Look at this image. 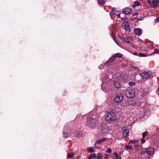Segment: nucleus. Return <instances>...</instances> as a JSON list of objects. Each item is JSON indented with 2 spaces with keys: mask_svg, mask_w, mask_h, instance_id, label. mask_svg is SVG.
<instances>
[{
  "mask_svg": "<svg viewBox=\"0 0 159 159\" xmlns=\"http://www.w3.org/2000/svg\"><path fill=\"white\" fill-rule=\"evenodd\" d=\"M67 159H68L67 158Z\"/></svg>",
  "mask_w": 159,
  "mask_h": 159,
  "instance_id": "864d4df0",
  "label": "nucleus"
},
{
  "mask_svg": "<svg viewBox=\"0 0 159 159\" xmlns=\"http://www.w3.org/2000/svg\"><path fill=\"white\" fill-rule=\"evenodd\" d=\"M85 116H87L86 115ZM86 124L89 128H93L95 126L97 119L96 116L93 113H90L87 116Z\"/></svg>",
  "mask_w": 159,
  "mask_h": 159,
  "instance_id": "f257e3e1",
  "label": "nucleus"
},
{
  "mask_svg": "<svg viewBox=\"0 0 159 159\" xmlns=\"http://www.w3.org/2000/svg\"><path fill=\"white\" fill-rule=\"evenodd\" d=\"M123 12L126 14L131 13L132 12V10L129 8H125L123 9Z\"/></svg>",
  "mask_w": 159,
  "mask_h": 159,
  "instance_id": "f8f14e48",
  "label": "nucleus"
},
{
  "mask_svg": "<svg viewBox=\"0 0 159 159\" xmlns=\"http://www.w3.org/2000/svg\"><path fill=\"white\" fill-rule=\"evenodd\" d=\"M84 134L82 132H79L77 133L76 136L78 137H81L84 136Z\"/></svg>",
  "mask_w": 159,
  "mask_h": 159,
  "instance_id": "b1692460",
  "label": "nucleus"
},
{
  "mask_svg": "<svg viewBox=\"0 0 159 159\" xmlns=\"http://www.w3.org/2000/svg\"><path fill=\"white\" fill-rule=\"evenodd\" d=\"M123 152H124L123 151H121L120 152V154H122L123 153Z\"/></svg>",
  "mask_w": 159,
  "mask_h": 159,
  "instance_id": "49530a36",
  "label": "nucleus"
},
{
  "mask_svg": "<svg viewBox=\"0 0 159 159\" xmlns=\"http://www.w3.org/2000/svg\"><path fill=\"white\" fill-rule=\"evenodd\" d=\"M112 9H113V11H114H114H115V9H114V8H113Z\"/></svg>",
  "mask_w": 159,
  "mask_h": 159,
  "instance_id": "8fccbe9b",
  "label": "nucleus"
},
{
  "mask_svg": "<svg viewBox=\"0 0 159 159\" xmlns=\"http://www.w3.org/2000/svg\"><path fill=\"white\" fill-rule=\"evenodd\" d=\"M115 14L114 12V11H113V9H112V10L111 11L110 13V14L111 16L113 15H114Z\"/></svg>",
  "mask_w": 159,
  "mask_h": 159,
  "instance_id": "c9c22d12",
  "label": "nucleus"
},
{
  "mask_svg": "<svg viewBox=\"0 0 159 159\" xmlns=\"http://www.w3.org/2000/svg\"><path fill=\"white\" fill-rule=\"evenodd\" d=\"M131 67L132 69V70L134 71V73H137L139 72V69L135 66H131Z\"/></svg>",
  "mask_w": 159,
  "mask_h": 159,
  "instance_id": "f3484780",
  "label": "nucleus"
},
{
  "mask_svg": "<svg viewBox=\"0 0 159 159\" xmlns=\"http://www.w3.org/2000/svg\"><path fill=\"white\" fill-rule=\"evenodd\" d=\"M154 151L153 148H148L146 150V151H144V152H146L148 155H150L153 154Z\"/></svg>",
  "mask_w": 159,
  "mask_h": 159,
  "instance_id": "6e6552de",
  "label": "nucleus"
},
{
  "mask_svg": "<svg viewBox=\"0 0 159 159\" xmlns=\"http://www.w3.org/2000/svg\"><path fill=\"white\" fill-rule=\"evenodd\" d=\"M93 158L92 155H90L89 157V159H91Z\"/></svg>",
  "mask_w": 159,
  "mask_h": 159,
  "instance_id": "c03bdc74",
  "label": "nucleus"
},
{
  "mask_svg": "<svg viewBox=\"0 0 159 159\" xmlns=\"http://www.w3.org/2000/svg\"><path fill=\"white\" fill-rule=\"evenodd\" d=\"M124 93V91L121 93H119L114 98V101L117 103H119L121 102L123 99V94Z\"/></svg>",
  "mask_w": 159,
  "mask_h": 159,
  "instance_id": "39448f33",
  "label": "nucleus"
},
{
  "mask_svg": "<svg viewBox=\"0 0 159 159\" xmlns=\"http://www.w3.org/2000/svg\"><path fill=\"white\" fill-rule=\"evenodd\" d=\"M92 155L93 158H95L96 157L97 155L95 153H93Z\"/></svg>",
  "mask_w": 159,
  "mask_h": 159,
  "instance_id": "e433bc0d",
  "label": "nucleus"
},
{
  "mask_svg": "<svg viewBox=\"0 0 159 159\" xmlns=\"http://www.w3.org/2000/svg\"><path fill=\"white\" fill-rule=\"evenodd\" d=\"M114 84L115 87L117 89H119L121 87V85L119 82L115 81H114Z\"/></svg>",
  "mask_w": 159,
  "mask_h": 159,
  "instance_id": "dca6fc26",
  "label": "nucleus"
},
{
  "mask_svg": "<svg viewBox=\"0 0 159 159\" xmlns=\"http://www.w3.org/2000/svg\"><path fill=\"white\" fill-rule=\"evenodd\" d=\"M134 32L136 35L139 37L141 35L142 30L140 28H136L134 29Z\"/></svg>",
  "mask_w": 159,
  "mask_h": 159,
  "instance_id": "9b49d317",
  "label": "nucleus"
},
{
  "mask_svg": "<svg viewBox=\"0 0 159 159\" xmlns=\"http://www.w3.org/2000/svg\"><path fill=\"white\" fill-rule=\"evenodd\" d=\"M114 154L116 157V159H121V157L120 156H119L118 154L116 152H115Z\"/></svg>",
  "mask_w": 159,
  "mask_h": 159,
  "instance_id": "a878e982",
  "label": "nucleus"
},
{
  "mask_svg": "<svg viewBox=\"0 0 159 159\" xmlns=\"http://www.w3.org/2000/svg\"><path fill=\"white\" fill-rule=\"evenodd\" d=\"M105 85H106V84H105L104 83H103L101 85L102 88L103 89L104 91H107V90L106 89Z\"/></svg>",
  "mask_w": 159,
  "mask_h": 159,
  "instance_id": "cd10ccee",
  "label": "nucleus"
},
{
  "mask_svg": "<svg viewBox=\"0 0 159 159\" xmlns=\"http://www.w3.org/2000/svg\"><path fill=\"white\" fill-rule=\"evenodd\" d=\"M100 144L98 142L97 140L96 141L94 146L93 147L95 149H100V148L99 145Z\"/></svg>",
  "mask_w": 159,
  "mask_h": 159,
  "instance_id": "2eb2a0df",
  "label": "nucleus"
},
{
  "mask_svg": "<svg viewBox=\"0 0 159 159\" xmlns=\"http://www.w3.org/2000/svg\"><path fill=\"white\" fill-rule=\"evenodd\" d=\"M134 55H138V53L137 52H134Z\"/></svg>",
  "mask_w": 159,
  "mask_h": 159,
  "instance_id": "a18cd8bd",
  "label": "nucleus"
},
{
  "mask_svg": "<svg viewBox=\"0 0 159 159\" xmlns=\"http://www.w3.org/2000/svg\"><path fill=\"white\" fill-rule=\"evenodd\" d=\"M113 56L115 58L117 57L121 58L122 57V55L119 53H117L114 54Z\"/></svg>",
  "mask_w": 159,
  "mask_h": 159,
  "instance_id": "a211bd4d",
  "label": "nucleus"
},
{
  "mask_svg": "<svg viewBox=\"0 0 159 159\" xmlns=\"http://www.w3.org/2000/svg\"><path fill=\"white\" fill-rule=\"evenodd\" d=\"M109 130V127L105 124H103L99 128V131L101 134H106Z\"/></svg>",
  "mask_w": 159,
  "mask_h": 159,
  "instance_id": "20e7f679",
  "label": "nucleus"
},
{
  "mask_svg": "<svg viewBox=\"0 0 159 159\" xmlns=\"http://www.w3.org/2000/svg\"><path fill=\"white\" fill-rule=\"evenodd\" d=\"M125 94L126 97L129 98H134L135 96L134 90L130 88L127 89L125 92Z\"/></svg>",
  "mask_w": 159,
  "mask_h": 159,
  "instance_id": "7ed1b4c3",
  "label": "nucleus"
},
{
  "mask_svg": "<svg viewBox=\"0 0 159 159\" xmlns=\"http://www.w3.org/2000/svg\"><path fill=\"white\" fill-rule=\"evenodd\" d=\"M109 155L108 154L105 153L104 155V159H108V158L109 157Z\"/></svg>",
  "mask_w": 159,
  "mask_h": 159,
  "instance_id": "473e14b6",
  "label": "nucleus"
},
{
  "mask_svg": "<svg viewBox=\"0 0 159 159\" xmlns=\"http://www.w3.org/2000/svg\"><path fill=\"white\" fill-rule=\"evenodd\" d=\"M106 152L107 153H110L111 152V150L110 148H108L106 150Z\"/></svg>",
  "mask_w": 159,
  "mask_h": 159,
  "instance_id": "2f4dec72",
  "label": "nucleus"
},
{
  "mask_svg": "<svg viewBox=\"0 0 159 159\" xmlns=\"http://www.w3.org/2000/svg\"><path fill=\"white\" fill-rule=\"evenodd\" d=\"M98 3L99 4L103 5L105 3L104 0H98Z\"/></svg>",
  "mask_w": 159,
  "mask_h": 159,
  "instance_id": "bb28decb",
  "label": "nucleus"
},
{
  "mask_svg": "<svg viewBox=\"0 0 159 159\" xmlns=\"http://www.w3.org/2000/svg\"><path fill=\"white\" fill-rule=\"evenodd\" d=\"M138 142V141L135 140H130L128 144H134Z\"/></svg>",
  "mask_w": 159,
  "mask_h": 159,
  "instance_id": "412c9836",
  "label": "nucleus"
},
{
  "mask_svg": "<svg viewBox=\"0 0 159 159\" xmlns=\"http://www.w3.org/2000/svg\"><path fill=\"white\" fill-rule=\"evenodd\" d=\"M87 151L89 152L90 153H93V152L94 151V149L92 147H90L88 148L87 149Z\"/></svg>",
  "mask_w": 159,
  "mask_h": 159,
  "instance_id": "4be33fe9",
  "label": "nucleus"
},
{
  "mask_svg": "<svg viewBox=\"0 0 159 159\" xmlns=\"http://www.w3.org/2000/svg\"><path fill=\"white\" fill-rule=\"evenodd\" d=\"M116 15L117 16H120V13H119V11L116 12Z\"/></svg>",
  "mask_w": 159,
  "mask_h": 159,
  "instance_id": "ea45409f",
  "label": "nucleus"
},
{
  "mask_svg": "<svg viewBox=\"0 0 159 159\" xmlns=\"http://www.w3.org/2000/svg\"><path fill=\"white\" fill-rule=\"evenodd\" d=\"M158 90L159 91V87L158 88Z\"/></svg>",
  "mask_w": 159,
  "mask_h": 159,
  "instance_id": "3c124183",
  "label": "nucleus"
},
{
  "mask_svg": "<svg viewBox=\"0 0 159 159\" xmlns=\"http://www.w3.org/2000/svg\"><path fill=\"white\" fill-rule=\"evenodd\" d=\"M132 37H129L125 38L123 42L128 43L130 45H132L133 47H134V45H133L132 43L130 41V40H132Z\"/></svg>",
  "mask_w": 159,
  "mask_h": 159,
  "instance_id": "1a4fd4ad",
  "label": "nucleus"
},
{
  "mask_svg": "<svg viewBox=\"0 0 159 159\" xmlns=\"http://www.w3.org/2000/svg\"><path fill=\"white\" fill-rule=\"evenodd\" d=\"M129 84L130 86H132L134 85L135 83L134 82L131 81L129 83Z\"/></svg>",
  "mask_w": 159,
  "mask_h": 159,
  "instance_id": "f704fd0d",
  "label": "nucleus"
},
{
  "mask_svg": "<svg viewBox=\"0 0 159 159\" xmlns=\"http://www.w3.org/2000/svg\"><path fill=\"white\" fill-rule=\"evenodd\" d=\"M158 49H155V52H153V53H157L158 52Z\"/></svg>",
  "mask_w": 159,
  "mask_h": 159,
  "instance_id": "a19ab883",
  "label": "nucleus"
},
{
  "mask_svg": "<svg viewBox=\"0 0 159 159\" xmlns=\"http://www.w3.org/2000/svg\"><path fill=\"white\" fill-rule=\"evenodd\" d=\"M123 136L125 138L127 137L129 135V131L127 127L125 126L122 128Z\"/></svg>",
  "mask_w": 159,
  "mask_h": 159,
  "instance_id": "0eeeda50",
  "label": "nucleus"
},
{
  "mask_svg": "<svg viewBox=\"0 0 159 159\" xmlns=\"http://www.w3.org/2000/svg\"><path fill=\"white\" fill-rule=\"evenodd\" d=\"M122 26L126 30L128 31H130L129 23L127 22L123 23L122 24Z\"/></svg>",
  "mask_w": 159,
  "mask_h": 159,
  "instance_id": "9d476101",
  "label": "nucleus"
},
{
  "mask_svg": "<svg viewBox=\"0 0 159 159\" xmlns=\"http://www.w3.org/2000/svg\"><path fill=\"white\" fill-rule=\"evenodd\" d=\"M151 73L150 72H144L140 74L143 79L146 80L148 79L150 77Z\"/></svg>",
  "mask_w": 159,
  "mask_h": 159,
  "instance_id": "423d86ee",
  "label": "nucleus"
},
{
  "mask_svg": "<svg viewBox=\"0 0 159 159\" xmlns=\"http://www.w3.org/2000/svg\"><path fill=\"white\" fill-rule=\"evenodd\" d=\"M114 40H115V42H116V43L117 44H118V43H117V41H116V39H114Z\"/></svg>",
  "mask_w": 159,
  "mask_h": 159,
  "instance_id": "09e8293b",
  "label": "nucleus"
},
{
  "mask_svg": "<svg viewBox=\"0 0 159 159\" xmlns=\"http://www.w3.org/2000/svg\"><path fill=\"white\" fill-rule=\"evenodd\" d=\"M139 56L140 57H145L146 56L145 54L142 53H139Z\"/></svg>",
  "mask_w": 159,
  "mask_h": 159,
  "instance_id": "72a5a7b5",
  "label": "nucleus"
},
{
  "mask_svg": "<svg viewBox=\"0 0 159 159\" xmlns=\"http://www.w3.org/2000/svg\"><path fill=\"white\" fill-rule=\"evenodd\" d=\"M107 138L105 137L102 139L98 140H97V141H98V142L100 144L101 143H102L106 141L107 140Z\"/></svg>",
  "mask_w": 159,
  "mask_h": 159,
  "instance_id": "6ab92c4d",
  "label": "nucleus"
},
{
  "mask_svg": "<svg viewBox=\"0 0 159 159\" xmlns=\"http://www.w3.org/2000/svg\"><path fill=\"white\" fill-rule=\"evenodd\" d=\"M117 119V116L115 110H112L109 112H107L105 119L107 122H113L116 120Z\"/></svg>",
  "mask_w": 159,
  "mask_h": 159,
  "instance_id": "f03ea898",
  "label": "nucleus"
},
{
  "mask_svg": "<svg viewBox=\"0 0 159 159\" xmlns=\"http://www.w3.org/2000/svg\"><path fill=\"white\" fill-rule=\"evenodd\" d=\"M125 147L126 149H129L130 150L132 149V147L131 146L126 145L125 146Z\"/></svg>",
  "mask_w": 159,
  "mask_h": 159,
  "instance_id": "7c9ffc66",
  "label": "nucleus"
},
{
  "mask_svg": "<svg viewBox=\"0 0 159 159\" xmlns=\"http://www.w3.org/2000/svg\"><path fill=\"white\" fill-rule=\"evenodd\" d=\"M148 134L147 131H145L143 133L142 137L145 138V136Z\"/></svg>",
  "mask_w": 159,
  "mask_h": 159,
  "instance_id": "c756f323",
  "label": "nucleus"
},
{
  "mask_svg": "<svg viewBox=\"0 0 159 159\" xmlns=\"http://www.w3.org/2000/svg\"><path fill=\"white\" fill-rule=\"evenodd\" d=\"M140 3L138 1H136L134 2V3L132 5V7L134 8L136 7L137 6H139L140 5Z\"/></svg>",
  "mask_w": 159,
  "mask_h": 159,
  "instance_id": "aec40b11",
  "label": "nucleus"
},
{
  "mask_svg": "<svg viewBox=\"0 0 159 159\" xmlns=\"http://www.w3.org/2000/svg\"><path fill=\"white\" fill-rule=\"evenodd\" d=\"M63 136L64 137H65V138H67L70 135V134H68L67 133H63Z\"/></svg>",
  "mask_w": 159,
  "mask_h": 159,
  "instance_id": "c85d7f7f",
  "label": "nucleus"
},
{
  "mask_svg": "<svg viewBox=\"0 0 159 159\" xmlns=\"http://www.w3.org/2000/svg\"><path fill=\"white\" fill-rule=\"evenodd\" d=\"M144 138L142 137V138L141 139V142L143 143H144L145 141V140H144Z\"/></svg>",
  "mask_w": 159,
  "mask_h": 159,
  "instance_id": "4c0bfd02",
  "label": "nucleus"
},
{
  "mask_svg": "<svg viewBox=\"0 0 159 159\" xmlns=\"http://www.w3.org/2000/svg\"><path fill=\"white\" fill-rule=\"evenodd\" d=\"M115 59L114 57L113 56L112 57L110 58L108 61L105 62V64L106 65L110 64L115 60Z\"/></svg>",
  "mask_w": 159,
  "mask_h": 159,
  "instance_id": "4468645a",
  "label": "nucleus"
},
{
  "mask_svg": "<svg viewBox=\"0 0 159 159\" xmlns=\"http://www.w3.org/2000/svg\"><path fill=\"white\" fill-rule=\"evenodd\" d=\"M77 159H79V158H80V156H78L77 157Z\"/></svg>",
  "mask_w": 159,
  "mask_h": 159,
  "instance_id": "de8ad7c7",
  "label": "nucleus"
},
{
  "mask_svg": "<svg viewBox=\"0 0 159 159\" xmlns=\"http://www.w3.org/2000/svg\"><path fill=\"white\" fill-rule=\"evenodd\" d=\"M74 155V153L73 152H71V153H69L67 154V158H72L73 157Z\"/></svg>",
  "mask_w": 159,
  "mask_h": 159,
  "instance_id": "5701e85b",
  "label": "nucleus"
},
{
  "mask_svg": "<svg viewBox=\"0 0 159 159\" xmlns=\"http://www.w3.org/2000/svg\"><path fill=\"white\" fill-rule=\"evenodd\" d=\"M102 154L101 153H98V154L97 158L98 159H102L103 157Z\"/></svg>",
  "mask_w": 159,
  "mask_h": 159,
  "instance_id": "393cba45",
  "label": "nucleus"
},
{
  "mask_svg": "<svg viewBox=\"0 0 159 159\" xmlns=\"http://www.w3.org/2000/svg\"><path fill=\"white\" fill-rule=\"evenodd\" d=\"M125 38L124 37H123V36H120V39H121V40L122 41H124V40H125Z\"/></svg>",
  "mask_w": 159,
  "mask_h": 159,
  "instance_id": "58836bf2",
  "label": "nucleus"
},
{
  "mask_svg": "<svg viewBox=\"0 0 159 159\" xmlns=\"http://www.w3.org/2000/svg\"><path fill=\"white\" fill-rule=\"evenodd\" d=\"M158 2H159V0H157Z\"/></svg>",
  "mask_w": 159,
  "mask_h": 159,
  "instance_id": "603ef678",
  "label": "nucleus"
},
{
  "mask_svg": "<svg viewBox=\"0 0 159 159\" xmlns=\"http://www.w3.org/2000/svg\"><path fill=\"white\" fill-rule=\"evenodd\" d=\"M151 6L153 8L157 7L158 6V2L156 0H153L151 2Z\"/></svg>",
  "mask_w": 159,
  "mask_h": 159,
  "instance_id": "ddd939ff",
  "label": "nucleus"
},
{
  "mask_svg": "<svg viewBox=\"0 0 159 159\" xmlns=\"http://www.w3.org/2000/svg\"><path fill=\"white\" fill-rule=\"evenodd\" d=\"M156 21L157 22H159V16L156 19Z\"/></svg>",
  "mask_w": 159,
  "mask_h": 159,
  "instance_id": "37998d69",
  "label": "nucleus"
},
{
  "mask_svg": "<svg viewBox=\"0 0 159 159\" xmlns=\"http://www.w3.org/2000/svg\"><path fill=\"white\" fill-rule=\"evenodd\" d=\"M148 2L149 4H151V0H148Z\"/></svg>",
  "mask_w": 159,
  "mask_h": 159,
  "instance_id": "79ce46f5",
  "label": "nucleus"
}]
</instances>
